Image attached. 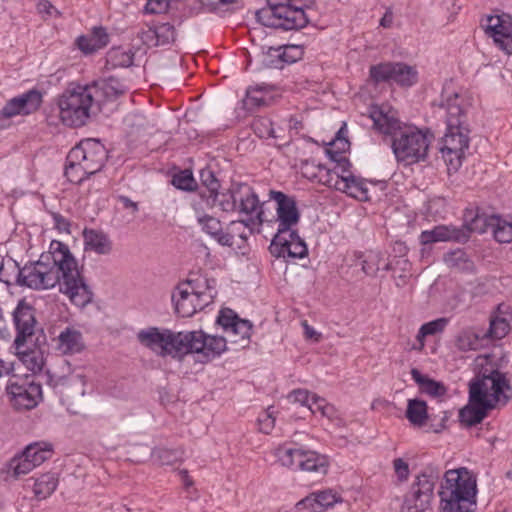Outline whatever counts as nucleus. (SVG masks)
Returning <instances> with one entry per match:
<instances>
[{"instance_id":"1","label":"nucleus","mask_w":512,"mask_h":512,"mask_svg":"<svg viewBox=\"0 0 512 512\" xmlns=\"http://www.w3.org/2000/svg\"><path fill=\"white\" fill-rule=\"evenodd\" d=\"M17 282L34 290H47L58 284L59 291L80 308L87 306L93 298L77 260L66 244L56 240L50 243L49 251L41 254L38 261L19 270Z\"/></svg>"},{"instance_id":"6","label":"nucleus","mask_w":512,"mask_h":512,"mask_svg":"<svg viewBox=\"0 0 512 512\" xmlns=\"http://www.w3.org/2000/svg\"><path fill=\"white\" fill-rule=\"evenodd\" d=\"M313 0H267V6L256 12L259 23L283 30H298L310 21L308 10Z\"/></svg>"},{"instance_id":"37","label":"nucleus","mask_w":512,"mask_h":512,"mask_svg":"<svg viewBox=\"0 0 512 512\" xmlns=\"http://www.w3.org/2000/svg\"><path fill=\"white\" fill-rule=\"evenodd\" d=\"M406 418L414 426H424L428 420L426 402L420 399H409L406 409Z\"/></svg>"},{"instance_id":"54","label":"nucleus","mask_w":512,"mask_h":512,"mask_svg":"<svg viewBox=\"0 0 512 512\" xmlns=\"http://www.w3.org/2000/svg\"><path fill=\"white\" fill-rule=\"evenodd\" d=\"M156 31V39L158 45H166L174 42L175 40V28L170 23H162L154 26Z\"/></svg>"},{"instance_id":"53","label":"nucleus","mask_w":512,"mask_h":512,"mask_svg":"<svg viewBox=\"0 0 512 512\" xmlns=\"http://www.w3.org/2000/svg\"><path fill=\"white\" fill-rule=\"evenodd\" d=\"M202 184L207 188L209 195L207 201L210 203V199L214 201L218 198V189L220 187L219 181L211 170H202L200 174Z\"/></svg>"},{"instance_id":"47","label":"nucleus","mask_w":512,"mask_h":512,"mask_svg":"<svg viewBox=\"0 0 512 512\" xmlns=\"http://www.w3.org/2000/svg\"><path fill=\"white\" fill-rule=\"evenodd\" d=\"M252 129L259 138L268 139L277 137L273 123L268 117H257L254 119Z\"/></svg>"},{"instance_id":"12","label":"nucleus","mask_w":512,"mask_h":512,"mask_svg":"<svg viewBox=\"0 0 512 512\" xmlns=\"http://www.w3.org/2000/svg\"><path fill=\"white\" fill-rule=\"evenodd\" d=\"M187 354L196 353L200 362H209L226 350L224 337L212 336L202 330L186 331Z\"/></svg>"},{"instance_id":"44","label":"nucleus","mask_w":512,"mask_h":512,"mask_svg":"<svg viewBox=\"0 0 512 512\" xmlns=\"http://www.w3.org/2000/svg\"><path fill=\"white\" fill-rule=\"evenodd\" d=\"M359 259H362L360 262L362 271L367 276H375L380 269L382 254L377 251H369L366 254L359 255Z\"/></svg>"},{"instance_id":"35","label":"nucleus","mask_w":512,"mask_h":512,"mask_svg":"<svg viewBox=\"0 0 512 512\" xmlns=\"http://www.w3.org/2000/svg\"><path fill=\"white\" fill-rule=\"evenodd\" d=\"M134 53L122 47L111 48L106 55V69L127 68L133 64Z\"/></svg>"},{"instance_id":"60","label":"nucleus","mask_w":512,"mask_h":512,"mask_svg":"<svg viewBox=\"0 0 512 512\" xmlns=\"http://www.w3.org/2000/svg\"><path fill=\"white\" fill-rule=\"evenodd\" d=\"M288 399L293 403H299L302 406L308 407L311 396L308 390L296 389L289 393Z\"/></svg>"},{"instance_id":"64","label":"nucleus","mask_w":512,"mask_h":512,"mask_svg":"<svg viewBox=\"0 0 512 512\" xmlns=\"http://www.w3.org/2000/svg\"><path fill=\"white\" fill-rule=\"evenodd\" d=\"M271 60H282L281 46L280 47H270L263 58V64L267 67H270L268 64Z\"/></svg>"},{"instance_id":"40","label":"nucleus","mask_w":512,"mask_h":512,"mask_svg":"<svg viewBox=\"0 0 512 512\" xmlns=\"http://www.w3.org/2000/svg\"><path fill=\"white\" fill-rule=\"evenodd\" d=\"M480 339V335L473 329H463L455 338V346L458 350L463 352L477 350L481 346Z\"/></svg>"},{"instance_id":"26","label":"nucleus","mask_w":512,"mask_h":512,"mask_svg":"<svg viewBox=\"0 0 512 512\" xmlns=\"http://www.w3.org/2000/svg\"><path fill=\"white\" fill-rule=\"evenodd\" d=\"M335 179H337L336 176ZM334 188L360 201L370 200L367 182L364 179L354 175L349 178L336 180Z\"/></svg>"},{"instance_id":"4","label":"nucleus","mask_w":512,"mask_h":512,"mask_svg":"<svg viewBox=\"0 0 512 512\" xmlns=\"http://www.w3.org/2000/svg\"><path fill=\"white\" fill-rule=\"evenodd\" d=\"M440 107L446 110V133L440 152L449 172H456L462 165L469 148L470 129L467 121L468 103L462 94L444 89Z\"/></svg>"},{"instance_id":"8","label":"nucleus","mask_w":512,"mask_h":512,"mask_svg":"<svg viewBox=\"0 0 512 512\" xmlns=\"http://www.w3.org/2000/svg\"><path fill=\"white\" fill-rule=\"evenodd\" d=\"M215 280L197 277L179 284L172 294L176 313L181 317H191L198 310L209 305L214 297Z\"/></svg>"},{"instance_id":"23","label":"nucleus","mask_w":512,"mask_h":512,"mask_svg":"<svg viewBox=\"0 0 512 512\" xmlns=\"http://www.w3.org/2000/svg\"><path fill=\"white\" fill-rule=\"evenodd\" d=\"M341 501V497L332 490H324L307 496L297 505L310 509L312 512H323L332 507L335 503Z\"/></svg>"},{"instance_id":"46","label":"nucleus","mask_w":512,"mask_h":512,"mask_svg":"<svg viewBox=\"0 0 512 512\" xmlns=\"http://www.w3.org/2000/svg\"><path fill=\"white\" fill-rule=\"evenodd\" d=\"M21 355L23 364L33 373L40 372L44 365L43 356L38 350H22V347L17 350Z\"/></svg>"},{"instance_id":"41","label":"nucleus","mask_w":512,"mask_h":512,"mask_svg":"<svg viewBox=\"0 0 512 512\" xmlns=\"http://www.w3.org/2000/svg\"><path fill=\"white\" fill-rule=\"evenodd\" d=\"M417 81V71L404 63H395L392 82L402 86H411Z\"/></svg>"},{"instance_id":"58","label":"nucleus","mask_w":512,"mask_h":512,"mask_svg":"<svg viewBox=\"0 0 512 512\" xmlns=\"http://www.w3.org/2000/svg\"><path fill=\"white\" fill-rule=\"evenodd\" d=\"M227 233L233 234V238L238 236L242 240H246L251 230L249 229L248 223L245 221H232Z\"/></svg>"},{"instance_id":"14","label":"nucleus","mask_w":512,"mask_h":512,"mask_svg":"<svg viewBox=\"0 0 512 512\" xmlns=\"http://www.w3.org/2000/svg\"><path fill=\"white\" fill-rule=\"evenodd\" d=\"M107 150L98 140H86L70 150V159L79 161L90 175L99 172L106 160Z\"/></svg>"},{"instance_id":"5","label":"nucleus","mask_w":512,"mask_h":512,"mask_svg":"<svg viewBox=\"0 0 512 512\" xmlns=\"http://www.w3.org/2000/svg\"><path fill=\"white\" fill-rule=\"evenodd\" d=\"M438 494L439 512H473L476 507V479L464 467L448 470Z\"/></svg>"},{"instance_id":"18","label":"nucleus","mask_w":512,"mask_h":512,"mask_svg":"<svg viewBox=\"0 0 512 512\" xmlns=\"http://www.w3.org/2000/svg\"><path fill=\"white\" fill-rule=\"evenodd\" d=\"M271 198L276 202L279 232H287L299 222L300 214L293 198L280 191H270Z\"/></svg>"},{"instance_id":"51","label":"nucleus","mask_w":512,"mask_h":512,"mask_svg":"<svg viewBox=\"0 0 512 512\" xmlns=\"http://www.w3.org/2000/svg\"><path fill=\"white\" fill-rule=\"evenodd\" d=\"M152 455L161 465H173L182 459L183 452L174 449L157 448L153 451Z\"/></svg>"},{"instance_id":"43","label":"nucleus","mask_w":512,"mask_h":512,"mask_svg":"<svg viewBox=\"0 0 512 512\" xmlns=\"http://www.w3.org/2000/svg\"><path fill=\"white\" fill-rule=\"evenodd\" d=\"M282 60L269 61L270 68L282 69L286 64L296 62L301 58L302 50L296 45L281 46Z\"/></svg>"},{"instance_id":"31","label":"nucleus","mask_w":512,"mask_h":512,"mask_svg":"<svg viewBox=\"0 0 512 512\" xmlns=\"http://www.w3.org/2000/svg\"><path fill=\"white\" fill-rule=\"evenodd\" d=\"M511 313L509 306L499 304L497 307V314L491 318L488 334L494 339L504 338L510 331L509 319Z\"/></svg>"},{"instance_id":"52","label":"nucleus","mask_w":512,"mask_h":512,"mask_svg":"<svg viewBox=\"0 0 512 512\" xmlns=\"http://www.w3.org/2000/svg\"><path fill=\"white\" fill-rule=\"evenodd\" d=\"M171 182L173 186L183 191H194L197 187V182L194 179L192 172L188 170H184L178 174H175L172 177Z\"/></svg>"},{"instance_id":"39","label":"nucleus","mask_w":512,"mask_h":512,"mask_svg":"<svg viewBox=\"0 0 512 512\" xmlns=\"http://www.w3.org/2000/svg\"><path fill=\"white\" fill-rule=\"evenodd\" d=\"M58 478L54 473L41 475L34 481L33 492L38 499H46L57 488Z\"/></svg>"},{"instance_id":"36","label":"nucleus","mask_w":512,"mask_h":512,"mask_svg":"<svg viewBox=\"0 0 512 512\" xmlns=\"http://www.w3.org/2000/svg\"><path fill=\"white\" fill-rule=\"evenodd\" d=\"M252 328L253 325L249 320L240 318L227 333L230 342L241 348H246L250 343Z\"/></svg>"},{"instance_id":"50","label":"nucleus","mask_w":512,"mask_h":512,"mask_svg":"<svg viewBox=\"0 0 512 512\" xmlns=\"http://www.w3.org/2000/svg\"><path fill=\"white\" fill-rule=\"evenodd\" d=\"M307 408L313 414L319 412L321 413L322 416L328 418H332L335 414L334 407L331 404L327 403V401L324 398H321L315 394L311 396Z\"/></svg>"},{"instance_id":"63","label":"nucleus","mask_w":512,"mask_h":512,"mask_svg":"<svg viewBox=\"0 0 512 512\" xmlns=\"http://www.w3.org/2000/svg\"><path fill=\"white\" fill-rule=\"evenodd\" d=\"M258 92H259L258 90H250V89L247 91V95H246V99H245L246 106L260 107L265 104V100L262 97L257 96Z\"/></svg>"},{"instance_id":"10","label":"nucleus","mask_w":512,"mask_h":512,"mask_svg":"<svg viewBox=\"0 0 512 512\" xmlns=\"http://www.w3.org/2000/svg\"><path fill=\"white\" fill-rule=\"evenodd\" d=\"M186 331L173 332L169 329L150 327L139 331L138 341L157 355L181 360L187 355Z\"/></svg>"},{"instance_id":"22","label":"nucleus","mask_w":512,"mask_h":512,"mask_svg":"<svg viewBox=\"0 0 512 512\" xmlns=\"http://www.w3.org/2000/svg\"><path fill=\"white\" fill-rule=\"evenodd\" d=\"M237 210L240 213L252 215L256 213L257 218L262 222L263 212L260 210V201L254 189L246 183H236Z\"/></svg>"},{"instance_id":"62","label":"nucleus","mask_w":512,"mask_h":512,"mask_svg":"<svg viewBox=\"0 0 512 512\" xmlns=\"http://www.w3.org/2000/svg\"><path fill=\"white\" fill-rule=\"evenodd\" d=\"M394 470L400 480H406L409 476V466L401 458H397L393 462Z\"/></svg>"},{"instance_id":"27","label":"nucleus","mask_w":512,"mask_h":512,"mask_svg":"<svg viewBox=\"0 0 512 512\" xmlns=\"http://www.w3.org/2000/svg\"><path fill=\"white\" fill-rule=\"evenodd\" d=\"M278 249L279 256L286 254L291 258H303L307 255L308 249L305 242L300 239L296 242L288 243L286 237L282 234H276L271 243V249Z\"/></svg>"},{"instance_id":"28","label":"nucleus","mask_w":512,"mask_h":512,"mask_svg":"<svg viewBox=\"0 0 512 512\" xmlns=\"http://www.w3.org/2000/svg\"><path fill=\"white\" fill-rule=\"evenodd\" d=\"M85 250H91L99 255H107L112 251V242L109 237L94 229L83 231Z\"/></svg>"},{"instance_id":"32","label":"nucleus","mask_w":512,"mask_h":512,"mask_svg":"<svg viewBox=\"0 0 512 512\" xmlns=\"http://www.w3.org/2000/svg\"><path fill=\"white\" fill-rule=\"evenodd\" d=\"M448 323V318L441 317L421 325L416 335V344L412 346V349L419 352L423 351L425 347V338L441 334L446 329Z\"/></svg>"},{"instance_id":"34","label":"nucleus","mask_w":512,"mask_h":512,"mask_svg":"<svg viewBox=\"0 0 512 512\" xmlns=\"http://www.w3.org/2000/svg\"><path fill=\"white\" fill-rule=\"evenodd\" d=\"M490 223V230L497 242H512V218L507 219L498 215H491Z\"/></svg>"},{"instance_id":"59","label":"nucleus","mask_w":512,"mask_h":512,"mask_svg":"<svg viewBox=\"0 0 512 512\" xmlns=\"http://www.w3.org/2000/svg\"><path fill=\"white\" fill-rule=\"evenodd\" d=\"M169 5V0H148L144 10L149 14H161L168 10Z\"/></svg>"},{"instance_id":"3","label":"nucleus","mask_w":512,"mask_h":512,"mask_svg":"<svg viewBox=\"0 0 512 512\" xmlns=\"http://www.w3.org/2000/svg\"><path fill=\"white\" fill-rule=\"evenodd\" d=\"M512 398V386L505 374L492 369L477 375L469 383V404L459 411V419L467 426L480 423L487 412L506 405Z\"/></svg>"},{"instance_id":"2","label":"nucleus","mask_w":512,"mask_h":512,"mask_svg":"<svg viewBox=\"0 0 512 512\" xmlns=\"http://www.w3.org/2000/svg\"><path fill=\"white\" fill-rule=\"evenodd\" d=\"M370 118L376 130L391 137V147L398 162L409 165L425 160L432 135L401 122L397 112L386 106L372 107Z\"/></svg>"},{"instance_id":"61","label":"nucleus","mask_w":512,"mask_h":512,"mask_svg":"<svg viewBox=\"0 0 512 512\" xmlns=\"http://www.w3.org/2000/svg\"><path fill=\"white\" fill-rule=\"evenodd\" d=\"M139 37L142 43L149 47H156L158 45V41L156 39V31L155 27H148L146 30H142L139 33Z\"/></svg>"},{"instance_id":"42","label":"nucleus","mask_w":512,"mask_h":512,"mask_svg":"<svg viewBox=\"0 0 512 512\" xmlns=\"http://www.w3.org/2000/svg\"><path fill=\"white\" fill-rule=\"evenodd\" d=\"M64 175L69 182L74 184H80L84 179L91 176L79 161H72L70 159V152L66 158Z\"/></svg>"},{"instance_id":"11","label":"nucleus","mask_w":512,"mask_h":512,"mask_svg":"<svg viewBox=\"0 0 512 512\" xmlns=\"http://www.w3.org/2000/svg\"><path fill=\"white\" fill-rule=\"evenodd\" d=\"M441 478L437 466H426L412 483L405 495L402 512H425L430 509L434 499V488Z\"/></svg>"},{"instance_id":"19","label":"nucleus","mask_w":512,"mask_h":512,"mask_svg":"<svg viewBox=\"0 0 512 512\" xmlns=\"http://www.w3.org/2000/svg\"><path fill=\"white\" fill-rule=\"evenodd\" d=\"M42 103V94L36 89L29 90L22 95L10 99L1 109L4 119L20 114H30L38 110Z\"/></svg>"},{"instance_id":"49","label":"nucleus","mask_w":512,"mask_h":512,"mask_svg":"<svg viewBox=\"0 0 512 512\" xmlns=\"http://www.w3.org/2000/svg\"><path fill=\"white\" fill-rule=\"evenodd\" d=\"M395 63H381L370 68V77L375 82L392 81Z\"/></svg>"},{"instance_id":"9","label":"nucleus","mask_w":512,"mask_h":512,"mask_svg":"<svg viewBox=\"0 0 512 512\" xmlns=\"http://www.w3.org/2000/svg\"><path fill=\"white\" fill-rule=\"evenodd\" d=\"M274 456L278 462L292 471H302L317 475H326L329 469V459L317 451L296 447L291 442L279 445Z\"/></svg>"},{"instance_id":"48","label":"nucleus","mask_w":512,"mask_h":512,"mask_svg":"<svg viewBox=\"0 0 512 512\" xmlns=\"http://www.w3.org/2000/svg\"><path fill=\"white\" fill-rule=\"evenodd\" d=\"M490 216L476 214L470 221L466 220V223L461 229L467 230L468 237L471 232H477L483 234L490 229Z\"/></svg>"},{"instance_id":"21","label":"nucleus","mask_w":512,"mask_h":512,"mask_svg":"<svg viewBox=\"0 0 512 512\" xmlns=\"http://www.w3.org/2000/svg\"><path fill=\"white\" fill-rule=\"evenodd\" d=\"M466 240H468L467 230L455 226L438 225L432 230H425L420 234V242L423 245L435 242H462Z\"/></svg>"},{"instance_id":"33","label":"nucleus","mask_w":512,"mask_h":512,"mask_svg":"<svg viewBox=\"0 0 512 512\" xmlns=\"http://www.w3.org/2000/svg\"><path fill=\"white\" fill-rule=\"evenodd\" d=\"M91 86L97 87V96L102 94L107 100L116 99L128 90L124 83L114 77L97 81Z\"/></svg>"},{"instance_id":"30","label":"nucleus","mask_w":512,"mask_h":512,"mask_svg":"<svg viewBox=\"0 0 512 512\" xmlns=\"http://www.w3.org/2000/svg\"><path fill=\"white\" fill-rule=\"evenodd\" d=\"M198 222L202 229L220 245L231 247L234 244L233 234L223 232L221 222L217 218L204 215L198 219Z\"/></svg>"},{"instance_id":"25","label":"nucleus","mask_w":512,"mask_h":512,"mask_svg":"<svg viewBox=\"0 0 512 512\" xmlns=\"http://www.w3.org/2000/svg\"><path fill=\"white\" fill-rule=\"evenodd\" d=\"M109 43V35L105 28L94 27L88 35H82L77 39L78 48L85 54H92Z\"/></svg>"},{"instance_id":"57","label":"nucleus","mask_w":512,"mask_h":512,"mask_svg":"<svg viewBox=\"0 0 512 512\" xmlns=\"http://www.w3.org/2000/svg\"><path fill=\"white\" fill-rule=\"evenodd\" d=\"M258 422L261 432L269 434L272 431L275 426V417L273 415V411H271V408L259 416Z\"/></svg>"},{"instance_id":"38","label":"nucleus","mask_w":512,"mask_h":512,"mask_svg":"<svg viewBox=\"0 0 512 512\" xmlns=\"http://www.w3.org/2000/svg\"><path fill=\"white\" fill-rule=\"evenodd\" d=\"M443 261L447 267L458 271H467L473 267V262L469 259L467 253L461 248L445 253Z\"/></svg>"},{"instance_id":"17","label":"nucleus","mask_w":512,"mask_h":512,"mask_svg":"<svg viewBox=\"0 0 512 512\" xmlns=\"http://www.w3.org/2000/svg\"><path fill=\"white\" fill-rule=\"evenodd\" d=\"M13 322L17 331L14 345L19 350L34 334L37 321L33 306L24 299L20 300L13 311Z\"/></svg>"},{"instance_id":"55","label":"nucleus","mask_w":512,"mask_h":512,"mask_svg":"<svg viewBox=\"0 0 512 512\" xmlns=\"http://www.w3.org/2000/svg\"><path fill=\"white\" fill-rule=\"evenodd\" d=\"M240 320L239 316L231 309H222L217 317V323L221 325L226 333Z\"/></svg>"},{"instance_id":"13","label":"nucleus","mask_w":512,"mask_h":512,"mask_svg":"<svg viewBox=\"0 0 512 512\" xmlns=\"http://www.w3.org/2000/svg\"><path fill=\"white\" fill-rule=\"evenodd\" d=\"M51 456L52 448L50 444L44 442L32 443L21 454L10 460L8 472L12 473L14 477H20L41 465Z\"/></svg>"},{"instance_id":"16","label":"nucleus","mask_w":512,"mask_h":512,"mask_svg":"<svg viewBox=\"0 0 512 512\" xmlns=\"http://www.w3.org/2000/svg\"><path fill=\"white\" fill-rule=\"evenodd\" d=\"M483 27L499 49L507 55L512 54V17L510 15L503 13L488 16Z\"/></svg>"},{"instance_id":"29","label":"nucleus","mask_w":512,"mask_h":512,"mask_svg":"<svg viewBox=\"0 0 512 512\" xmlns=\"http://www.w3.org/2000/svg\"><path fill=\"white\" fill-rule=\"evenodd\" d=\"M410 374L418 385L420 393L431 397H442L447 393V388L442 382L422 374L417 368H412Z\"/></svg>"},{"instance_id":"24","label":"nucleus","mask_w":512,"mask_h":512,"mask_svg":"<svg viewBox=\"0 0 512 512\" xmlns=\"http://www.w3.org/2000/svg\"><path fill=\"white\" fill-rule=\"evenodd\" d=\"M84 348L83 335L75 328H65L57 338V350L62 354L80 353Z\"/></svg>"},{"instance_id":"45","label":"nucleus","mask_w":512,"mask_h":512,"mask_svg":"<svg viewBox=\"0 0 512 512\" xmlns=\"http://www.w3.org/2000/svg\"><path fill=\"white\" fill-rule=\"evenodd\" d=\"M212 205H218L225 212H232L237 210L238 200L236 199V183L232 184L227 192L219 193L218 198L210 199Z\"/></svg>"},{"instance_id":"7","label":"nucleus","mask_w":512,"mask_h":512,"mask_svg":"<svg viewBox=\"0 0 512 512\" xmlns=\"http://www.w3.org/2000/svg\"><path fill=\"white\" fill-rule=\"evenodd\" d=\"M97 87L81 86L67 88L58 98L59 117L69 127H81L93 113L98 102Z\"/></svg>"},{"instance_id":"15","label":"nucleus","mask_w":512,"mask_h":512,"mask_svg":"<svg viewBox=\"0 0 512 512\" xmlns=\"http://www.w3.org/2000/svg\"><path fill=\"white\" fill-rule=\"evenodd\" d=\"M6 390L12 405L19 410L34 408L42 395L40 384L29 381L28 378L21 379L16 376L9 379Z\"/></svg>"},{"instance_id":"56","label":"nucleus","mask_w":512,"mask_h":512,"mask_svg":"<svg viewBox=\"0 0 512 512\" xmlns=\"http://www.w3.org/2000/svg\"><path fill=\"white\" fill-rule=\"evenodd\" d=\"M347 127L346 124H343L342 127L338 130L336 138L331 142L332 149L338 152H345L349 149L350 143L347 139Z\"/></svg>"},{"instance_id":"20","label":"nucleus","mask_w":512,"mask_h":512,"mask_svg":"<svg viewBox=\"0 0 512 512\" xmlns=\"http://www.w3.org/2000/svg\"><path fill=\"white\" fill-rule=\"evenodd\" d=\"M326 152L330 159L335 162V166L332 169H328L323 165H319L320 181L328 187L334 188L335 176L337 180H340L353 175L350 171L351 163L342 155L343 152L334 151L332 148L327 149Z\"/></svg>"}]
</instances>
